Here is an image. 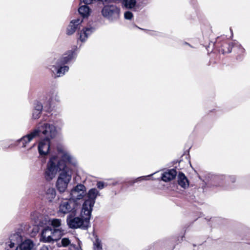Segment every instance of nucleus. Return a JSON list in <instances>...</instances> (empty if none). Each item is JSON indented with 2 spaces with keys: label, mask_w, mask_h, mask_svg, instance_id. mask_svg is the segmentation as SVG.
Segmentation results:
<instances>
[{
  "label": "nucleus",
  "mask_w": 250,
  "mask_h": 250,
  "mask_svg": "<svg viewBox=\"0 0 250 250\" xmlns=\"http://www.w3.org/2000/svg\"><path fill=\"white\" fill-rule=\"evenodd\" d=\"M93 31V28H85L83 29L80 35V40L83 42L85 41V40L87 38L88 35H89Z\"/></svg>",
  "instance_id": "obj_20"
},
{
  "label": "nucleus",
  "mask_w": 250,
  "mask_h": 250,
  "mask_svg": "<svg viewBox=\"0 0 250 250\" xmlns=\"http://www.w3.org/2000/svg\"><path fill=\"white\" fill-rule=\"evenodd\" d=\"M33 243L30 240H25L20 244V250H31L33 247Z\"/></svg>",
  "instance_id": "obj_21"
},
{
  "label": "nucleus",
  "mask_w": 250,
  "mask_h": 250,
  "mask_svg": "<svg viewBox=\"0 0 250 250\" xmlns=\"http://www.w3.org/2000/svg\"><path fill=\"white\" fill-rule=\"evenodd\" d=\"M124 17L125 19L131 20L133 17V14L130 11H126L124 14Z\"/></svg>",
  "instance_id": "obj_29"
},
{
  "label": "nucleus",
  "mask_w": 250,
  "mask_h": 250,
  "mask_svg": "<svg viewBox=\"0 0 250 250\" xmlns=\"http://www.w3.org/2000/svg\"><path fill=\"white\" fill-rule=\"evenodd\" d=\"M99 191L95 188L90 189L87 193V199H86L83 205V212L87 214H91L92 208L95 204V200Z\"/></svg>",
  "instance_id": "obj_7"
},
{
  "label": "nucleus",
  "mask_w": 250,
  "mask_h": 250,
  "mask_svg": "<svg viewBox=\"0 0 250 250\" xmlns=\"http://www.w3.org/2000/svg\"><path fill=\"white\" fill-rule=\"evenodd\" d=\"M63 234V230L60 229H52V234L51 235V242L58 241L60 240Z\"/></svg>",
  "instance_id": "obj_19"
},
{
  "label": "nucleus",
  "mask_w": 250,
  "mask_h": 250,
  "mask_svg": "<svg viewBox=\"0 0 250 250\" xmlns=\"http://www.w3.org/2000/svg\"><path fill=\"white\" fill-rule=\"evenodd\" d=\"M102 13L104 17L113 21L119 18L120 9L115 5H106L103 8Z\"/></svg>",
  "instance_id": "obj_8"
},
{
  "label": "nucleus",
  "mask_w": 250,
  "mask_h": 250,
  "mask_svg": "<svg viewBox=\"0 0 250 250\" xmlns=\"http://www.w3.org/2000/svg\"><path fill=\"white\" fill-rule=\"evenodd\" d=\"M34 146H35V144H34V145H33L32 147H34Z\"/></svg>",
  "instance_id": "obj_40"
},
{
  "label": "nucleus",
  "mask_w": 250,
  "mask_h": 250,
  "mask_svg": "<svg viewBox=\"0 0 250 250\" xmlns=\"http://www.w3.org/2000/svg\"><path fill=\"white\" fill-rule=\"evenodd\" d=\"M93 248L94 250H102V245L101 241L97 236H95V240L93 242Z\"/></svg>",
  "instance_id": "obj_27"
},
{
  "label": "nucleus",
  "mask_w": 250,
  "mask_h": 250,
  "mask_svg": "<svg viewBox=\"0 0 250 250\" xmlns=\"http://www.w3.org/2000/svg\"><path fill=\"white\" fill-rule=\"evenodd\" d=\"M77 206L76 203L70 199L63 200L59 205L58 213L63 215L75 214L77 210Z\"/></svg>",
  "instance_id": "obj_6"
},
{
  "label": "nucleus",
  "mask_w": 250,
  "mask_h": 250,
  "mask_svg": "<svg viewBox=\"0 0 250 250\" xmlns=\"http://www.w3.org/2000/svg\"><path fill=\"white\" fill-rule=\"evenodd\" d=\"M33 131H37L36 137L40 136L44 139L50 140L56 135V129L54 125L45 123H40Z\"/></svg>",
  "instance_id": "obj_4"
},
{
  "label": "nucleus",
  "mask_w": 250,
  "mask_h": 250,
  "mask_svg": "<svg viewBox=\"0 0 250 250\" xmlns=\"http://www.w3.org/2000/svg\"><path fill=\"white\" fill-rule=\"evenodd\" d=\"M235 51H237L238 55L236 57L237 60H241L245 54V49L240 44H236L233 46Z\"/></svg>",
  "instance_id": "obj_22"
},
{
  "label": "nucleus",
  "mask_w": 250,
  "mask_h": 250,
  "mask_svg": "<svg viewBox=\"0 0 250 250\" xmlns=\"http://www.w3.org/2000/svg\"><path fill=\"white\" fill-rule=\"evenodd\" d=\"M74 51H68L63 54L60 59L58 60L55 64L51 66L50 69L56 77L62 76L68 71V66L64 65L69 62L74 58Z\"/></svg>",
  "instance_id": "obj_2"
},
{
  "label": "nucleus",
  "mask_w": 250,
  "mask_h": 250,
  "mask_svg": "<svg viewBox=\"0 0 250 250\" xmlns=\"http://www.w3.org/2000/svg\"><path fill=\"white\" fill-rule=\"evenodd\" d=\"M83 208H82L81 212V217H74V214H69L66 219L67 224L69 228L75 229L81 228L86 229L89 226V220L91 214H87L84 212Z\"/></svg>",
  "instance_id": "obj_3"
},
{
  "label": "nucleus",
  "mask_w": 250,
  "mask_h": 250,
  "mask_svg": "<svg viewBox=\"0 0 250 250\" xmlns=\"http://www.w3.org/2000/svg\"><path fill=\"white\" fill-rule=\"evenodd\" d=\"M52 100H53V99L52 98H50L49 100L48 101V103L47 105V107H46V106L44 105V108H46V110H48L50 109V108L51 107V102Z\"/></svg>",
  "instance_id": "obj_34"
},
{
  "label": "nucleus",
  "mask_w": 250,
  "mask_h": 250,
  "mask_svg": "<svg viewBox=\"0 0 250 250\" xmlns=\"http://www.w3.org/2000/svg\"><path fill=\"white\" fill-rule=\"evenodd\" d=\"M37 131H32L29 134L23 136L18 141V145L21 147H25L26 145L36 137Z\"/></svg>",
  "instance_id": "obj_12"
},
{
  "label": "nucleus",
  "mask_w": 250,
  "mask_h": 250,
  "mask_svg": "<svg viewBox=\"0 0 250 250\" xmlns=\"http://www.w3.org/2000/svg\"><path fill=\"white\" fill-rule=\"evenodd\" d=\"M52 234V229L49 227H46L43 229L42 232V239L43 242L50 243L51 242V235Z\"/></svg>",
  "instance_id": "obj_14"
},
{
  "label": "nucleus",
  "mask_w": 250,
  "mask_h": 250,
  "mask_svg": "<svg viewBox=\"0 0 250 250\" xmlns=\"http://www.w3.org/2000/svg\"><path fill=\"white\" fill-rule=\"evenodd\" d=\"M22 239L20 233L17 232L11 235L10 237V241H13L20 245L22 242Z\"/></svg>",
  "instance_id": "obj_25"
},
{
  "label": "nucleus",
  "mask_w": 250,
  "mask_h": 250,
  "mask_svg": "<svg viewBox=\"0 0 250 250\" xmlns=\"http://www.w3.org/2000/svg\"><path fill=\"white\" fill-rule=\"evenodd\" d=\"M20 246L18 244L16 243L15 242L10 241V244H9V246L10 248H16L15 250H17L18 249V247Z\"/></svg>",
  "instance_id": "obj_30"
},
{
  "label": "nucleus",
  "mask_w": 250,
  "mask_h": 250,
  "mask_svg": "<svg viewBox=\"0 0 250 250\" xmlns=\"http://www.w3.org/2000/svg\"><path fill=\"white\" fill-rule=\"evenodd\" d=\"M152 175H148V176H141V177H138V178H137L134 182L133 183H135V182H137L138 181H142V180H147L148 179V177H150V176H151Z\"/></svg>",
  "instance_id": "obj_31"
},
{
  "label": "nucleus",
  "mask_w": 250,
  "mask_h": 250,
  "mask_svg": "<svg viewBox=\"0 0 250 250\" xmlns=\"http://www.w3.org/2000/svg\"><path fill=\"white\" fill-rule=\"evenodd\" d=\"M34 146H35V144H34V145H33L32 147H34Z\"/></svg>",
  "instance_id": "obj_38"
},
{
  "label": "nucleus",
  "mask_w": 250,
  "mask_h": 250,
  "mask_svg": "<svg viewBox=\"0 0 250 250\" xmlns=\"http://www.w3.org/2000/svg\"><path fill=\"white\" fill-rule=\"evenodd\" d=\"M177 175V171L174 169H171L165 172L162 175V180L165 182H169L174 179Z\"/></svg>",
  "instance_id": "obj_15"
},
{
  "label": "nucleus",
  "mask_w": 250,
  "mask_h": 250,
  "mask_svg": "<svg viewBox=\"0 0 250 250\" xmlns=\"http://www.w3.org/2000/svg\"><path fill=\"white\" fill-rule=\"evenodd\" d=\"M79 14L83 18L89 16L90 13V9L87 5H83L80 7L78 9Z\"/></svg>",
  "instance_id": "obj_23"
},
{
  "label": "nucleus",
  "mask_w": 250,
  "mask_h": 250,
  "mask_svg": "<svg viewBox=\"0 0 250 250\" xmlns=\"http://www.w3.org/2000/svg\"><path fill=\"white\" fill-rule=\"evenodd\" d=\"M136 3V0H123L122 4L123 6L127 9L134 8Z\"/></svg>",
  "instance_id": "obj_24"
},
{
  "label": "nucleus",
  "mask_w": 250,
  "mask_h": 250,
  "mask_svg": "<svg viewBox=\"0 0 250 250\" xmlns=\"http://www.w3.org/2000/svg\"><path fill=\"white\" fill-rule=\"evenodd\" d=\"M57 246L58 247H66L69 246V250H76L77 248L75 245L71 244L70 240L68 238H63L60 241L57 242Z\"/></svg>",
  "instance_id": "obj_17"
},
{
  "label": "nucleus",
  "mask_w": 250,
  "mask_h": 250,
  "mask_svg": "<svg viewBox=\"0 0 250 250\" xmlns=\"http://www.w3.org/2000/svg\"><path fill=\"white\" fill-rule=\"evenodd\" d=\"M71 175L72 171L68 167L60 173L56 182V187L60 192H63L66 190L71 179Z\"/></svg>",
  "instance_id": "obj_5"
},
{
  "label": "nucleus",
  "mask_w": 250,
  "mask_h": 250,
  "mask_svg": "<svg viewBox=\"0 0 250 250\" xmlns=\"http://www.w3.org/2000/svg\"><path fill=\"white\" fill-rule=\"evenodd\" d=\"M229 178L232 182H234L235 180V178L234 176H230Z\"/></svg>",
  "instance_id": "obj_36"
},
{
  "label": "nucleus",
  "mask_w": 250,
  "mask_h": 250,
  "mask_svg": "<svg viewBox=\"0 0 250 250\" xmlns=\"http://www.w3.org/2000/svg\"><path fill=\"white\" fill-rule=\"evenodd\" d=\"M43 106L41 103L38 101L35 102L34 104V109H37L36 111L38 113H41L42 110Z\"/></svg>",
  "instance_id": "obj_28"
},
{
  "label": "nucleus",
  "mask_w": 250,
  "mask_h": 250,
  "mask_svg": "<svg viewBox=\"0 0 250 250\" xmlns=\"http://www.w3.org/2000/svg\"><path fill=\"white\" fill-rule=\"evenodd\" d=\"M97 186L98 188L101 189L104 187V184L103 182H98L97 184Z\"/></svg>",
  "instance_id": "obj_33"
},
{
  "label": "nucleus",
  "mask_w": 250,
  "mask_h": 250,
  "mask_svg": "<svg viewBox=\"0 0 250 250\" xmlns=\"http://www.w3.org/2000/svg\"><path fill=\"white\" fill-rule=\"evenodd\" d=\"M39 194L42 200L52 202L56 196V191L53 187L45 186L40 191Z\"/></svg>",
  "instance_id": "obj_10"
},
{
  "label": "nucleus",
  "mask_w": 250,
  "mask_h": 250,
  "mask_svg": "<svg viewBox=\"0 0 250 250\" xmlns=\"http://www.w3.org/2000/svg\"><path fill=\"white\" fill-rule=\"evenodd\" d=\"M178 183L184 188H188L189 186V182L187 177L182 172H180L178 174Z\"/></svg>",
  "instance_id": "obj_18"
},
{
  "label": "nucleus",
  "mask_w": 250,
  "mask_h": 250,
  "mask_svg": "<svg viewBox=\"0 0 250 250\" xmlns=\"http://www.w3.org/2000/svg\"><path fill=\"white\" fill-rule=\"evenodd\" d=\"M49 223L54 229H57V228L61 226L62 220L60 219H52L49 220Z\"/></svg>",
  "instance_id": "obj_26"
},
{
  "label": "nucleus",
  "mask_w": 250,
  "mask_h": 250,
  "mask_svg": "<svg viewBox=\"0 0 250 250\" xmlns=\"http://www.w3.org/2000/svg\"><path fill=\"white\" fill-rule=\"evenodd\" d=\"M40 250H49V248L47 246H43L41 248Z\"/></svg>",
  "instance_id": "obj_35"
},
{
  "label": "nucleus",
  "mask_w": 250,
  "mask_h": 250,
  "mask_svg": "<svg viewBox=\"0 0 250 250\" xmlns=\"http://www.w3.org/2000/svg\"><path fill=\"white\" fill-rule=\"evenodd\" d=\"M219 180V178H215V181H218Z\"/></svg>",
  "instance_id": "obj_37"
},
{
  "label": "nucleus",
  "mask_w": 250,
  "mask_h": 250,
  "mask_svg": "<svg viewBox=\"0 0 250 250\" xmlns=\"http://www.w3.org/2000/svg\"><path fill=\"white\" fill-rule=\"evenodd\" d=\"M66 163L76 165L75 159L67 152L58 149V156H51L47 163L44 169V176L48 181L52 180L58 170L62 171L68 168Z\"/></svg>",
  "instance_id": "obj_1"
},
{
  "label": "nucleus",
  "mask_w": 250,
  "mask_h": 250,
  "mask_svg": "<svg viewBox=\"0 0 250 250\" xmlns=\"http://www.w3.org/2000/svg\"><path fill=\"white\" fill-rule=\"evenodd\" d=\"M36 111H37V109H34L33 111V118L34 119H38L40 117V115L41 113H38Z\"/></svg>",
  "instance_id": "obj_32"
},
{
  "label": "nucleus",
  "mask_w": 250,
  "mask_h": 250,
  "mask_svg": "<svg viewBox=\"0 0 250 250\" xmlns=\"http://www.w3.org/2000/svg\"><path fill=\"white\" fill-rule=\"evenodd\" d=\"M82 22V20L77 19L71 21L67 29V34L70 35L73 34L76 31L78 26Z\"/></svg>",
  "instance_id": "obj_16"
},
{
  "label": "nucleus",
  "mask_w": 250,
  "mask_h": 250,
  "mask_svg": "<svg viewBox=\"0 0 250 250\" xmlns=\"http://www.w3.org/2000/svg\"><path fill=\"white\" fill-rule=\"evenodd\" d=\"M86 188L83 184H78L74 187L70 192V199L76 202L82 199L86 195Z\"/></svg>",
  "instance_id": "obj_9"
},
{
  "label": "nucleus",
  "mask_w": 250,
  "mask_h": 250,
  "mask_svg": "<svg viewBox=\"0 0 250 250\" xmlns=\"http://www.w3.org/2000/svg\"><path fill=\"white\" fill-rule=\"evenodd\" d=\"M50 140L42 139L39 143L38 151L40 155L42 157L46 156L50 149Z\"/></svg>",
  "instance_id": "obj_11"
},
{
  "label": "nucleus",
  "mask_w": 250,
  "mask_h": 250,
  "mask_svg": "<svg viewBox=\"0 0 250 250\" xmlns=\"http://www.w3.org/2000/svg\"><path fill=\"white\" fill-rule=\"evenodd\" d=\"M219 39L220 38H218L215 43V47L220 48L219 49V51L223 54L230 53L231 51L232 46H233L232 44H230L227 42H224L220 46L218 43Z\"/></svg>",
  "instance_id": "obj_13"
},
{
  "label": "nucleus",
  "mask_w": 250,
  "mask_h": 250,
  "mask_svg": "<svg viewBox=\"0 0 250 250\" xmlns=\"http://www.w3.org/2000/svg\"><path fill=\"white\" fill-rule=\"evenodd\" d=\"M34 146H35V144H34V145H33L32 147H34Z\"/></svg>",
  "instance_id": "obj_39"
}]
</instances>
